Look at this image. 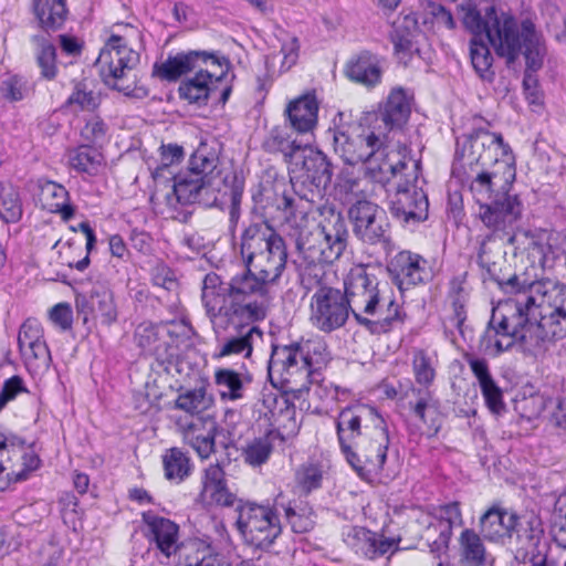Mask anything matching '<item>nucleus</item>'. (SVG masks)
I'll return each mask as SVG.
<instances>
[{
    "instance_id": "nucleus-1",
    "label": "nucleus",
    "mask_w": 566,
    "mask_h": 566,
    "mask_svg": "<svg viewBox=\"0 0 566 566\" xmlns=\"http://www.w3.org/2000/svg\"><path fill=\"white\" fill-rule=\"evenodd\" d=\"M452 174L469 185L483 226L513 244L524 205L512 193L515 161L502 135L480 128L458 137Z\"/></svg>"
},
{
    "instance_id": "nucleus-2",
    "label": "nucleus",
    "mask_w": 566,
    "mask_h": 566,
    "mask_svg": "<svg viewBox=\"0 0 566 566\" xmlns=\"http://www.w3.org/2000/svg\"><path fill=\"white\" fill-rule=\"evenodd\" d=\"M566 322V285L552 281L533 282L523 300H509L493 310L482 336L485 349L499 355L515 345L537 342L541 321Z\"/></svg>"
},
{
    "instance_id": "nucleus-3",
    "label": "nucleus",
    "mask_w": 566,
    "mask_h": 566,
    "mask_svg": "<svg viewBox=\"0 0 566 566\" xmlns=\"http://www.w3.org/2000/svg\"><path fill=\"white\" fill-rule=\"evenodd\" d=\"M335 429L342 453L363 481L391 476L387 467L389 430L375 407L357 403L340 409Z\"/></svg>"
},
{
    "instance_id": "nucleus-4",
    "label": "nucleus",
    "mask_w": 566,
    "mask_h": 566,
    "mask_svg": "<svg viewBox=\"0 0 566 566\" xmlns=\"http://www.w3.org/2000/svg\"><path fill=\"white\" fill-rule=\"evenodd\" d=\"M261 269L262 272L244 264L243 271L232 276L228 284L216 273L206 274L201 300L206 315L212 318L218 329L231 322V317H242L250 322L266 317L269 286L279 280L283 271Z\"/></svg>"
},
{
    "instance_id": "nucleus-5",
    "label": "nucleus",
    "mask_w": 566,
    "mask_h": 566,
    "mask_svg": "<svg viewBox=\"0 0 566 566\" xmlns=\"http://www.w3.org/2000/svg\"><path fill=\"white\" fill-rule=\"evenodd\" d=\"M458 13L472 36H482L485 33L495 53L504 57L507 65L513 64L522 54L530 67L543 66L546 55L545 41L531 19H524L517 25L511 14H499L494 7L486 8L485 15L482 17L473 0H462L458 4Z\"/></svg>"
},
{
    "instance_id": "nucleus-6",
    "label": "nucleus",
    "mask_w": 566,
    "mask_h": 566,
    "mask_svg": "<svg viewBox=\"0 0 566 566\" xmlns=\"http://www.w3.org/2000/svg\"><path fill=\"white\" fill-rule=\"evenodd\" d=\"M335 154L349 166L364 165V175L371 182L385 186L401 169L416 178L417 163L406 145L391 146L382 133L360 127H337L329 132Z\"/></svg>"
},
{
    "instance_id": "nucleus-7",
    "label": "nucleus",
    "mask_w": 566,
    "mask_h": 566,
    "mask_svg": "<svg viewBox=\"0 0 566 566\" xmlns=\"http://www.w3.org/2000/svg\"><path fill=\"white\" fill-rule=\"evenodd\" d=\"M344 292L356 323L371 334L390 332L405 319L387 282L368 265H354L344 280Z\"/></svg>"
},
{
    "instance_id": "nucleus-8",
    "label": "nucleus",
    "mask_w": 566,
    "mask_h": 566,
    "mask_svg": "<svg viewBox=\"0 0 566 566\" xmlns=\"http://www.w3.org/2000/svg\"><path fill=\"white\" fill-rule=\"evenodd\" d=\"M329 358L327 344L321 337L275 345L269 360V378L275 387L301 390L310 382L313 370L326 365Z\"/></svg>"
},
{
    "instance_id": "nucleus-9",
    "label": "nucleus",
    "mask_w": 566,
    "mask_h": 566,
    "mask_svg": "<svg viewBox=\"0 0 566 566\" xmlns=\"http://www.w3.org/2000/svg\"><path fill=\"white\" fill-rule=\"evenodd\" d=\"M244 189L243 177L233 167H221L199 180L177 179L166 193V205L176 210L178 205L198 202L205 207H219L228 202H241Z\"/></svg>"
},
{
    "instance_id": "nucleus-10",
    "label": "nucleus",
    "mask_w": 566,
    "mask_h": 566,
    "mask_svg": "<svg viewBox=\"0 0 566 566\" xmlns=\"http://www.w3.org/2000/svg\"><path fill=\"white\" fill-rule=\"evenodd\" d=\"M139 60V53L129 48L123 36L112 34L102 48L95 66L105 85L125 96L143 99L148 96V90L138 83L135 74L130 78Z\"/></svg>"
},
{
    "instance_id": "nucleus-11",
    "label": "nucleus",
    "mask_w": 566,
    "mask_h": 566,
    "mask_svg": "<svg viewBox=\"0 0 566 566\" xmlns=\"http://www.w3.org/2000/svg\"><path fill=\"white\" fill-rule=\"evenodd\" d=\"M279 208L284 212L283 230L307 264H332L339 259L317 231L311 228L307 207L302 199L296 201L292 197L283 196Z\"/></svg>"
},
{
    "instance_id": "nucleus-12",
    "label": "nucleus",
    "mask_w": 566,
    "mask_h": 566,
    "mask_svg": "<svg viewBox=\"0 0 566 566\" xmlns=\"http://www.w3.org/2000/svg\"><path fill=\"white\" fill-rule=\"evenodd\" d=\"M240 254L243 264L284 271L287 250L284 239L266 221H256L244 228L240 235Z\"/></svg>"
},
{
    "instance_id": "nucleus-13",
    "label": "nucleus",
    "mask_w": 566,
    "mask_h": 566,
    "mask_svg": "<svg viewBox=\"0 0 566 566\" xmlns=\"http://www.w3.org/2000/svg\"><path fill=\"white\" fill-rule=\"evenodd\" d=\"M344 290L317 281L310 298V323L317 331L331 334L343 328L352 314Z\"/></svg>"
},
{
    "instance_id": "nucleus-14",
    "label": "nucleus",
    "mask_w": 566,
    "mask_h": 566,
    "mask_svg": "<svg viewBox=\"0 0 566 566\" xmlns=\"http://www.w3.org/2000/svg\"><path fill=\"white\" fill-rule=\"evenodd\" d=\"M235 513L239 532L256 548L268 549L282 532L280 518L269 505L240 501Z\"/></svg>"
},
{
    "instance_id": "nucleus-15",
    "label": "nucleus",
    "mask_w": 566,
    "mask_h": 566,
    "mask_svg": "<svg viewBox=\"0 0 566 566\" xmlns=\"http://www.w3.org/2000/svg\"><path fill=\"white\" fill-rule=\"evenodd\" d=\"M40 459L27 441L10 431L0 430V491L11 482L28 479L40 465Z\"/></svg>"
},
{
    "instance_id": "nucleus-16",
    "label": "nucleus",
    "mask_w": 566,
    "mask_h": 566,
    "mask_svg": "<svg viewBox=\"0 0 566 566\" xmlns=\"http://www.w3.org/2000/svg\"><path fill=\"white\" fill-rule=\"evenodd\" d=\"M348 217L358 240L379 245L386 254L392 252L395 244L390 237V224L382 208L371 201L357 199L349 208Z\"/></svg>"
},
{
    "instance_id": "nucleus-17",
    "label": "nucleus",
    "mask_w": 566,
    "mask_h": 566,
    "mask_svg": "<svg viewBox=\"0 0 566 566\" xmlns=\"http://www.w3.org/2000/svg\"><path fill=\"white\" fill-rule=\"evenodd\" d=\"M214 333L217 346L212 357L221 359L224 357L242 356L250 358L253 353L254 342L262 339L263 332L253 325L254 322L242 317H231V322L218 329L211 317H208Z\"/></svg>"
},
{
    "instance_id": "nucleus-18",
    "label": "nucleus",
    "mask_w": 566,
    "mask_h": 566,
    "mask_svg": "<svg viewBox=\"0 0 566 566\" xmlns=\"http://www.w3.org/2000/svg\"><path fill=\"white\" fill-rule=\"evenodd\" d=\"M417 163L416 178H409L407 169L392 176L398 179L397 191L390 201V212L405 223H419L428 218L429 201L426 192L416 185L419 177L420 163Z\"/></svg>"
},
{
    "instance_id": "nucleus-19",
    "label": "nucleus",
    "mask_w": 566,
    "mask_h": 566,
    "mask_svg": "<svg viewBox=\"0 0 566 566\" xmlns=\"http://www.w3.org/2000/svg\"><path fill=\"white\" fill-rule=\"evenodd\" d=\"M177 431L185 443L190 446L201 459H208L216 451V436L218 422L214 417L206 415L191 419L178 418Z\"/></svg>"
},
{
    "instance_id": "nucleus-20",
    "label": "nucleus",
    "mask_w": 566,
    "mask_h": 566,
    "mask_svg": "<svg viewBox=\"0 0 566 566\" xmlns=\"http://www.w3.org/2000/svg\"><path fill=\"white\" fill-rule=\"evenodd\" d=\"M202 65H212L222 67L219 56L208 51H188L169 54L168 57L160 63H155L153 75L168 82H176L182 75L196 71Z\"/></svg>"
},
{
    "instance_id": "nucleus-21",
    "label": "nucleus",
    "mask_w": 566,
    "mask_h": 566,
    "mask_svg": "<svg viewBox=\"0 0 566 566\" xmlns=\"http://www.w3.org/2000/svg\"><path fill=\"white\" fill-rule=\"evenodd\" d=\"M387 269L401 292L423 284L432 277L428 261L422 255L409 250L398 252L389 261Z\"/></svg>"
},
{
    "instance_id": "nucleus-22",
    "label": "nucleus",
    "mask_w": 566,
    "mask_h": 566,
    "mask_svg": "<svg viewBox=\"0 0 566 566\" xmlns=\"http://www.w3.org/2000/svg\"><path fill=\"white\" fill-rule=\"evenodd\" d=\"M20 353L30 369L45 371L49 369L52 357L43 338V329L39 321L28 318L20 327L18 335Z\"/></svg>"
},
{
    "instance_id": "nucleus-23",
    "label": "nucleus",
    "mask_w": 566,
    "mask_h": 566,
    "mask_svg": "<svg viewBox=\"0 0 566 566\" xmlns=\"http://www.w3.org/2000/svg\"><path fill=\"white\" fill-rule=\"evenodd\" d=\"M428 525L423 536L433 551H443L449 547L454 526L463 523L459 502L439 505L427 516Z\"/></svg>"
},
{
    "instance_id": "nucleus-24",
    "label": "nucleus",
    "mask_w": 566,
    "mask_h": 566,
    "mask_svg": "<svg viewBox=\"0 0 566 566\" xmlns=\"http://www.w3.org/2000/svg\"><path fill=\"white\" fill-rule=\"evenodd\" d=\"M136 345L142 352L159 363L169 361L176 355L172 332L169 324H139L134 335Z\"/></svg>"
},
{
    "instance_id": "nucleus-25",
    "label": "nucleus",
    "mask_w": 566,
    "mask_h": 566,
    "mask_svg": "<svg viewBox=\"0 0 566 566\" xmlns=\"http://www.w3.org/2000/svg\"><path fill=\"white\" fill-rule=\"evenodd\" d=\"M515 549L516 558L522 562H534L545 554V543L543 541L544 530L541 520L535 515H525L516 517Z\"/></svg>"
},
{
    "instance_id": "nucleus-26",
    "label": "nucleus",
    "mask_w": 566,
    "mask_h": 566,
    "mask_svg": "<svg viewBox=\"0 0 566 566\" xmlns=\"http://www.w3.org/2000/svg\"><path fill=\"white\" fill-rule=\"evenodd\" d=\"M343 536L348 547L368 559H376L399 549V538H388L360 526L348 527Z\"/></svg>"
},
{
    "instance_id": "nucleus-27",
    "label": "nucleus",
    "mask_w": 566,
    "mask_h": 566,
    "mask_svg": "<svg viewBox=\"0 0 566 566\" xmlns=\"http://www.w3.org/2000/svg\"><path fill=\"white\" fill-rule=\"evenodd\" d=\"M199 496L207 505L223 507H235L241 501L230 490L226 472L219 463H211L203 469Z\"/></svg>"
},
{
    "instance_id": "nucleus-28",
    "label": "nucleus",
    "mask_w": 566,
    "mask_h": 566,
    "mask_svg": "<svg viewBox=\"0 0 566 566\" xmlns=\"http://www.w3.org/2000/svg\"><path fill=\"white\" fill-rule=\"evenodd\" d=\"M143 522L147 528L146 536L163 556L170 558L179 552L181 543L178 524L151 511L143 513Z\"/></svg>"
},
{
    "instance_id": "nucleus-29",
    "label": "nucleus",
    "mask_w": 566,
    "mask_h": 566,
    "mask_svg": "<svg viewBox=\"0 0 566 566\" xmlns=\"http://www.w3.org/2000/svg\"><path fill=\"white\" fill-rule=\"evenodd\" d=\"M76 308L80 314L84 315V322H87L91 316L109 326L117 319L113 293L104 285L93 286L88 296H77Z\"/></svg>"
},
{
    "instance_id": "nucleus-30",
    "label": "nucleus",
    "mask_w": 566,
    "mask_h": 566,
    "mask_svg": "<svg viewBox=\"0 0 566 566\" xmlns=\"http://www.w3.org/2000/svg\"><path fill=\"white\" fill-rule=\"evenodd\" d=\"M222 65L228 69V60L220 59ZM227 75V70H222L220 75H212L208 70L197 69L195 76L184 81L179 88V96L191 104H206L209 97H212L217 91L218 85L223 81Z\"/></svg>"
},
{
    "instance_id": "nucleus-31",
    "label": "nucleus",
    "mask_w": 566,
    "mask_h": 566,
    "mask_svg": "<svg viewBox=\"0 0 566 566\" xmlns=\"http://www.w3.org/2000/svg\"><path fill=\"white\" fill-rule=\"evenodd\" d=\"M332 252L340 258L348 247L349 230L345 217L334 210L327 209L323 212V219L315 228Z\"/></svg>"
},
{
    "instance_id": "nucleus-32",
    "label": "nucleus",
    "mask_w": 566,
    "mask_h": 566,
    "mask_svg": "<svg viewBox=\"0 0 566 566\" xmlns=\"http://www.w3.org/2000/svg\"><path fill=\"white\" fill-rule=\"evenodd\" d=\"M346 76L365 87H375L381 82V59L370 51H361L346 64Z\"/></svg>"
},
{
    "instance_id": "nucleus-33",
    "label": "nucleus",
    "mask_w": 566,
    "mask_h": 566,
    "mask_svg": "<svg viewBox=\"0 0 566 566\" xmlns=\"http://www.w3.org/2000/svg\"><path fill=\"white\" fill-rule=\"evenodd\" d=\"M412 97L406 90L397 87L390 91L387 99L380 106L378 118L388 130L401 128L409 119Z\"/></svg>"
},
{
    "instance_id": "nucleus-34",
    "label": "nucleus",
    "mask_w": 566,
    "mask_h": 566,
    "mask_svg": "<svg viewBox=\"0 0 566 566\" xmlns=\"http://www.w3.org/2000/svg\"><path fill=\"white\" fill-rule=\"evenodd\" d=\"M318 102L314 94L302 95L291 101L285 115L291 127L297 133L312 132L317 125Z\"/></svg>"
},
{
    "instance_id": "nucleus-35",
    "label": "nucleus",
    "mask_w": 566,
    "mask_h": 566,
    "mask_svg": "<svg viewBox=\"0 0 566 566\" xmlns=\"http://www.w3.org/2000/svg\"><path fill=\"white\" fill-rule=\"evenodd\" d=\"M298 160H302L304 182L310 181L319 192V188L325 187L332 178V168L326 155L321 150L304 145L297 156Z\"/></svg>"
},
{
    "instance_id": "nucleus-36",
    "label": "nucleus",
    "mask_w": 566,
    "mask_h": 566,
    "mask_svg": "<svg viewBox=\"0 0 566 566\" xmlns=\"http://www.w3.org/2000/svg\"><path fill=\"white\" fill-rule=\"evenodd\" d=\"M517 514L501 507H491L480 518L481 532L490 541L512 537Z\"/></svg>"
},
{
    "instance_id": "nucleus-37",
    "label": "nucleus",
    "mask_w": 566,
    "mask_h": 566,
    "mask_svg": "<svg viewBox=\"0 0 566 566\" xmlns=\"http://www.w3.org/2000/svg\"><path fill=\"white\" fill-rule=\"evenodd\" d=\"M40 200L45 210L60 213L63 220L74 216V207L70 203V195L64 186L48 179L39 180Z\"/></svg>"
},
{
    "instance_id": "nucleus-38",
    "label": "nucleus",
    "mask_w": 566,
    "mask_h": 566,
    "mask_svg": "<svg viewBox=\"0 0 566 566\" xmlns=\"http://www.w3.org/2000/svg\"><path fill=\"white\" fill-rule=\"evenodd\" d=\"M219 153L208 143L201 142L190 156L187 172L175 177L177 179L199 180L208 175L219 171Z\"/></svg>"
},
{
    "instance_id": "nucleus-39",
    "label": "nucleus",
    "mask_w": 566,
    "mask_h": 566,
    "mask_svg": "<svg viewBox=\"0 0 566 566\" xmlns=\"http://www.w3.org/2000/svg\"><path fill=\"white\" fill-rule=\"evenodd\" d=\"M32 12L46 33L60 30L69 14L66 0H32Z\"/></svg>"
},
{
    "instance_id": "nucleus-40",
    "label": "nucleus",
    "mask_w": 566,
    "mask_h": 566,
    "mask_svg": "<svg viewBox=\"0 0 566 566\" xmlns=\"http://www.w3.org/2000/svg\"><path fill=\"white\" fill-rule=\"evenodd\" d=\"M303 146L283 126L273 127L262 143V148L265 153L272 155L281 154L284 161L289 164H297V156L302 151Z\"/></svg>"
},
{
    "instance_id": "nucleus-41",
    "label": "nucleus",
    "mask_w": 566,
    "mask_h": 566,
    "mask_svg": "<svg viewBox=\"0 0 566 566\" xmlns=\"http://www.w3.org/2000/svg\"><path fill=\"white\" fill-rule=\"evenodd\" d=\"M213 378L220 398L223 401H237L242 399L247 385L252 381L248 373H240L231 368L216 369Z\"/></svg>"
},
{
    "instance_id": "nucleus-42",
    "label": "nucleus",
    "mask_w": 566,
    "mask_h": 566,
    "mask_svg": "<svg viewBox=\"0 0 566 566\" xmlns=\"http://www.w3.org/2000/svg\"><path fill=\"white\" fill-rule=\"evenodd\" d=\"M459 557L463 566H486L492 562L482 538L471 528H465L460 534Z\"/></svg>"
},
{
    "instance_id": "nucleus-43",
    "label": "nucleus",
    "mask_w": 566,
    "mask_h": 566,
    "mask_svg": "<svg viewBox=\"0 0 566 566\" xmlns=\"http://www.w3.org/2000/svg\"><path fill=\"white\" fill-rule=\"evenodd\" d=\"M163 467L167 480L180 483L191 474L193 465L188 452L174 447L163 454Z\"/></svg>"
},
{
    "instance_id": "nucleus-44",
    "label": "nucleus",
    "mask_w": 566,
    "mask_h": 566,
    "mask_svg": "<svg viewBox=\"0 0 566 566\" xmlns=\"http://www.w3.org/2000/svg\"><path fill=\"white\" fill-rule=\"evenodd\" d=\"M214 402L213 396L205 387L180 392L175 400V408L189 413L192 418L205 417Z\"/></svg>"
},
{
    "instance_id": "nucleus-45",
    "label": "nucleus",
    "mask_w": 566,
    "mask_h": 566,
    "mask_svg": "<svg viewBox=\"0 0 566 566\" xmlns=\"http://www.w3.org/2000/svg\"><path fill=\"white\" fill-rule=\"evenodd\" d=\"M35 46V60L40 69L41 77L48 81L57 75L56 49L46 35L35 34L31 38Z\"/></svg>"
},
{
    "instance_id": "nucleus-46",
    "label": "nucleus",
    "mask_w": 566,
    "mask_h": 566,
    "mask_svg": "<svg viewBox=\"0 0 566 566\" xmlns=\"http://www.w3.org/2000/svg\"><path fill=\"white\" fill-rule=\"evenodd\" d=\"M469 54L471 64L479 77L483 81L492 82L495 76L492 69L493 56L482 36L471 38L469 42Z\"/></svg>"
},
{
    "instance_id": "nucleus-47",
    "label": "nucleus",
    "mask_w": 566,
    "mask_h": 566,
    "mask_svg": "<svg viewBox=\"0 0 566 566\" xmlns=\"http://www.w3.org/2000/svg\"><path fill=\"white\" fill-rule=\"evenodd\" d=\"M23 208L19 190L9 182H0V219L15 223L22 218Z\"/></svg>"
},
{
    "instance_id": "nucleus-48",
    "label": "nucleus",
    "mask_w": 566,
    "mask_h": 566,
    "mask_svg": "<svg viewBox=\"0 0 566 566\" xmlns=\"http://www.w3.org/2000/svg\"><path fill=\"white\" fill-rule=\"evenodd\" d=\"M102 154L87 146H81L74 149L69 157L70 165L78 172H86L88 175L97 174L102 166Z\"/></svg>"
},
{
    "instance_id": "nucleus-49",
    "label": "nucleus",
    "mask_w": 566,
    "mask_h": 566,
    "mask_svg": "<svg viewBox=\"0 0 566 566\" xmlns=\"http://www.w3.org/2000/svg\"><path fill=\"white\" fill-rule=\"evenodd\" d=\"M101 103L99 94L90 88L87 83L75 84L72 94L67 97L65 106L75 112L94 111Z\"/></svg>"
},
{
    "instance_id": "nucleus-50",
    "label": "nucleus",
    "mask_w": 566,
    "mask_h": 566,
    "mask_svg": "<svg viewBox=\"0 0 566 566\" xmlns=\"http://www.w3.org/2000/svg\"><path fill=\"white\" fill-rule=\"evenodd\" d=\"M324 474L325 470L323 464L306 462L296 470L295 481L305 493H311L322 486Z\"/></svg>"
},
{
    "instance_id": "nucleus-51",
    "label": "nucleus",
    "mask_w": 566,
    "mask_h": 566,
    "mask_svg": "<svg viewBox=\"0 0 566 566\" xmlns=\"http://www.w3.org/2000/svg\"><path fill=\"white\" fill-rule=\"evenodd\" d=\"M412 394L416 399L409 401V408L416 418L423 424H427L429 422L428 416L432 412H437L439 402L428 389L412 388Z\"/></svg>"
},
{
    "instance_id": "nucleus-52",
    "label": "nucleus",
    "mask_w": 566,
    "mask_h": 566,
    "mask_svg": "<svg viewBox=\"0 0 566 566\" xmlns=\"http://www.w3.org/2000/svg\"><path fill=\"white\" fill-rule=\"evenodd\" d=\"M273 446L266 438H258L247 444L243 449L244 461L252 467H260L265 463L272 453Z\"/></svg>"
},
{
    "instance_id": "nucleus-53",
    "label": "nucleus",
    "mask_w": 566,
    "mask_h": 566,
    "mask_svg": "<svg viewBox=\"0 0 566 566\" xmlns=\"http://www.w3.org/2000/svg\"><path fill=\"white\" fill-rule=\"evenodd\" d=\"M27 93V81L24 77L7 73L0 77V94L9 102H19Z\"/></svg>"
},
{
    "instance_id": "nucleus-54",
    "label": "nucleus",
    "mask_w": 566,
    "mask_h": 566,
    "mask_svg": "<svg viewBox=\"0 0 566 566\" xmlns=\"http://www.w3.org/2000/svg\"><path fill=\"white\" fill-rule=\"evenodd\" d=\"M412 367L416 381L419 385L427 387L433 381L436 371L424 352L419 350L413 355Z\"/></svg>"
},
{
    "instance_id": "nucleus-55",
    "label": "nucleus",
    "mask_w": 566,
    "mask_h": 566,
    "mask_svg": "<svg viewBox=\"0 0 566 566\" xmlns=\"http://www.w3.org/2000/svg\"><path fill=\"white\" fill-rule=\"evenodd\" d=\"M187 566H232L227 558L219 554H213L210 547L198 548L186 557Z\"/></svg>"
},
{
    "instance_id": "nucleus-56",
    "label": "nucleus",
    "mask_w": 566,
    "mask_h": 566,
    "mask_svg": "<svg viewBox=\"0 0 566 566\" xmlns=\"http://www.w3.org/2000/svg\"><path fill=\"white\" fill-rule=\"evenodd\" d=\"M482 396L485 400L488 408L496 415L502 413L505 410V403L503 401L502 389L493 380L480 386Z\"/></svg>"
},
{
    "instance_id": "nucleus-57",
    "label": "nucleus",
    "mask_w": 566,
    "mask_h": 566,
    "mask_svg": "<svg viewBox=\"0 0 566 566\" xmlns=\"http://www.w3.org/2000/svg\"><path fill=\"white\" fill-rule=\"evenodd\" d=\"M283 510L285 517L294 533L302 534L313 528L314 521L311 517V514L306 515L304 513L297 512L291 504L283 506Z\"/></svg>"
},
{
    "instance_id": "nucleus-58",
    "label": "nucleus",
    "mask_w": 566,
    "mask_h": 566,
    "mask_svg": "<svg viewBox=\"0 0 566 566\" xmlns=\"http://www.w3.org/2000/svg\"><path fill=\"white\" fill-rule=\"evenodd\" d=\"M298 39L294 35H286V39L281 45V53L283 54L281 71H289L293 65L296 64L298 59Z\"/></svg>"
},
{
    "instance_id": "nucleus-59",
    "label": "nucleus",
    "mask_w": 566,
    "mask_h": 566,
    "mask_svg": "<svg viewBox=\"0 0 566 566\" xmlns=\"http://www.w3.org/2000/svg\"><path fill=\"white\" fill-rule=\"evenodd\" d=\"M525 64H526V70H525V74H524L523 86H524L526 99L531 104H541L542 94L538 90L537 78L532 74V73L537 72L541 67H538V69L530 67L526 59H525Z\"/></svg>"
},
{
    "instance_id": "nucleus-60",
    "label": "nucleus",
    "mask_w": 566,
    "mask_h": 566,
    "mask_svg": "<svg viewBox=\"0 0 566 566\" xmlns=\"http://www.w3.org/2000/svg\"><path fill=\"white\" fill-rule=\"evenodd\" d=\"M27 391L23 380L19 376H13L4 381L0 390V411L20 392Z\"/></svg>"
},
{
    "instance_id": "nucleus-61",
    "label": "nucleus",
    "mask_w": 566,
    "mask_h": 566,
    "mask_svg": "<svg viewBox=\"0 0 566 566\" xmlns=\"http://www.w3.org/2000/svg\"><path fill=\"white\" fill-rule=\"evenodd\" d=\"M107 126L99 117L90 118L82 128V136L88 142L95 143L103 139L106 135Z\"/></svg>"
},
{
    "instance_id": "nucleus-62",
    "label": "nucleus",
    "mask_w": 566,
    "mask_h": 566,
    "mask_svg": "<svg viewBox=\"0 0 566 566\" xmlns=\"http://www.w3.org/2000/svg\"><path fill=\"white\" fill-rule=\"evenodd\" d=\"M51 321L61 329L66 331L72 326V310L66 303H59L50 311Z\"/></svg>"
},
{
    "instance_id": "nucleus-63",
    "label": "nucleus",
    "mask_w": 566,
    "mask_h": 566,
    "mask_svg": "<svg viewBox=\"0 0 566 566\" xmlns=\"http://www.w3.org/2000/svg\"><path fill=\"white\" fill-rule=\"evenodd\" d=\"M361 181L352 176H343L338 184L337 190L340 195H345V200L352 201L364 193V189L360 187Z\"/></svg>"
},
{
    "instance_id": "nucleus-64",
    "label": "nucleus",
    "mask_w": 566,
    "mask_h": 566,
    "mask_svg": "<svg viewBox=\"0 0 566 566\" xmlns=\"http://www.w3.org/2000/svg\"><path fill=\"white\" fill-rule=\"evenodd\" d=\"M429 12L439 27H443L448 30H453L455 28L453 15L444 6L432 2L429 4Z\"/></svg>"
}]
</instances>
